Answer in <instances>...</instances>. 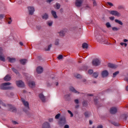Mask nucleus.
I'll use <instances>...</instances> for the list:
<instances>
[{
  "label": "nucleus",
  "mask_w": 128,
  "mask_h": 128,
  "mask_svg": "<svg viewBox=\"0 0 128 128\" xmlns=\"http://www.w3.org/2000/svg\"><path fill=\"white\" fill-rule=\"evenodd\" d=\"M10 85V82H6L2 84L0 86V88L1 90H10V88L8 86Z\"/></svg>",
  "instance_id": "1"
},
{
  "label": "nucleus",
  "mask_w": 128,
  "mask_h": 128,
  "mask_svg": "<svg viewBox=\"0 0 128 128\" xmlns=\"http://www.w3.org/2000/svg\"><path fill=\"white\" fill-rule=\"evenodd\" d=\"M109 13L110 14H112V16H116L120 17V13L118 12L116 10H110L109 11Z\"/></svg>",
  "instance_id": "2"
},
{
  "label": "nucleus",
  "mask_w": 128,
  "mask_h": 128,
  "mask_svg": "<svg viewBox=\"0 0 128 128\" xmlns=\"http://www.w3.org/2000/svg\"><path fill=\"white\" fill-rule=\"evenodd\" d=\"M92 64L93 66H99L100 64V60L99 58H96L93 60Z\"/></svg>",
  "instance_id": "3"
},
{
  "label": "nucleus",
  "mask_w": 128,
  "mask_h": 128,
  "mask_svg": "<svg viewBox=\"0 0 128 128\" xmlns=\"http://www.w3.org/2000/svg\"><path fill=\"white\" fill-rule=\"evenodd\" d=\"M84 0H76L75 4L76 6H80L82 4Z\"/></svg>",
  "instance_id": "4"
},
{
  "label": "nucleus",
  "mask_w": 128,
  "mask_h": 128,
  "mask_svg": "<svg viewBox=\"0 0 128 128\" xmlns=\"http://www.w3.org/2000/svg\"><path fill=\"white\" fill-rule=\"evenodd\" d=\"M16 84L18 88H22V86H24V82L22 80L17 81L16 82Z\"/></svg>",
  "instance_id": "5"
},
{
  "label": "nucleus",
  "mask_w": 128,
  "mask_h": 128,
  "mask_svg": "<svg viewBox=\"0 0 128 128\" xmlns=\"http://www.w3.org/2000/svg\"><path fill=\"white\" fill-rule=\"evenodd\" d=\"M28 10L30 14H33L34 12V7L29 6L28 7Z\"/></svg>",
  "instance_id": "6"
},
{
  "label": "nucleus",
  "mask_w": 128,
  "mask_h": 128,
  "mask_svg": "<svg viewBox=\"0 0 128 128\" xmlns=\"http://www.w3.org/2000/svg\"><path fill=\"white\" fill-rule=\"evenodd\" d=\"M21 100L24 104V106L27 108H28V102H26V100H24V98H22Z\"/></svg>",
  "instance_id": "7"
},
{
  "label": "nucleus",
  "mask_w": 128,
  "mask_h": 128,
  "mask_svg": "<svg viewBox=\"0 0 128 128\" xmlns=\"http://www.w3.org/2000/svg\"><path fill=\"white\" fill-rule=\"evenodd\" d=\"M36 72L38 74H42L44 72V69L42 67L38 66L36 68Z\"/></svg>",
  "instance_id": "8"
},
{
  "label": "nucleus",
  "mask_w": 128,
  "mask_h": 128,
  "mask_svg": "<svg viewBox=\"0 0 128 128\" xmlns=\"http://www.w3.org/2000/svg\"><path fill=\"white\" fill-rule=\"evenodd\" d=\"M102 78H106V76H108V72L106 70H104L102 72Z\"/></svg>",
  "instance_id": "9"
},
{
  "label": "nucleus",
  "mask_w": 128,
  "mask_h": 128,
  "mask_svg": "<svg viewBox=\"0 0 128 128\" xmlns=\"http://www.w3.org/2000/svg\"><path fill=\"white\" fill-rule=\"evenodd\" d=\"M116 112H118V110L116 108H112L110 110V114H116Z\"/></svg>",
  "instance_id": "10"
},
{
  "label": "nucleus",
  "mask_w": 128,
  "mask_h": 128,
  "mask_svg": "<svg viewBox=\"0 0 128 128\" xmlns=\"http://www.w3.org/2000/svg\"><path fill=\"white\" fill-rule=\"evenodd\" d=\"M39 98L43 102H46V98H44V96L42 94H40Z\"/></svg>",
  "instance_id": "11"
},
{
  "label": "nucleus",
  "mask_w": 128,
  "mask_h": 128,
  "mask_svg": "<svg viewBox=\"0 0 128 128\" xmlns=\"http://www.w3.org/2000/svg\"><path fill=\"white\" fill-rule=\"evenodd\" d=\"M50 124H48V122H46L42 124L43 128H50Z\"/></svg>",
  "instance_id": "12"
},
{
  "label": "nucleus",
  "mask_w": 128,
  "mask_h": 128,
  "mask_svg": "<svg viewBox=\"0 0 128 128\" xmlns=\"http://www.w3.org/2000/svg\"><path fill=\"white\" fill-rule=\"evenodd\" d=\"M108 68H118V66H116V65L112 64L110 63H109L108 64Z\"/></svg>",
  "instance_id": "13"
},
{
  "label": "nucleus",
  "mask_w": 128,
  "mask_h": 128,
  "mask_svg": "<svg viewBox=\"0 0 128 128\" xmlns=\"http://www.w3.org/2000/svg\"><path fill=\"white\" fill-rule=\"evenodd\" d=\"M28 86L30 88H34V86H36V84L34 83V82H30L28 83Z\"/></svg>",
  "instance_id": "14"
},
{
  "label": "nucleus",
  "mask_w": 128,
  "mask_h": 128,
  "mask_svg": "<svg viewBox=\"0 0 128 128\" xmlns=\"http://www.w3.org/2000/svg\"><path fill=\"white\" fill-rule=\"evenodd\" d=\"M4 80L6 82H8V80H10V76L7 75L4 78Z\"/></svg>",
  "instance_id": "15"
},
{
  "label": "nucleus",
  "mask_w": 128,
  "mask_h": 128,
  "mask_svg": "<svg viewBox=\"0 0 128 128\" xmlns=\"http://www.w3.org/2000/svg\"><path fill=\"white\" fill-rule=\"evenodd\" d=\"M52 16H53L54 18H58V16H56V12L54 10H52Z\"/></svg>",
  "instance_id": "16"
},
{
  "label": "nucleus",
  "mask_w": 128,
  "mask_h": 128,
  "mask_svg": "<svg viewBox=\"0 0 128 128\" xmlns=\"http://www.w3.org/2000/svg\"><path fill=\"white\" fill-rule=\"evenodd\" d=\"M8 58L10 62H16V58H10L8 57Z\"/></svg>",
  "instance_id": "17"
},
{
  "label": "nucleus",
  "mask_w": 128,
  "mask_h": 128,
  "mask_svg": "<svg viewBox=\"0 0 128 128\" xmlns=\"http://www.w3.org/2000/svg\"><path fill=\"white\" fill-rule=\"evenodd\" d=\"M82 48H88V45L86 43H84L82 45Z\"/></svg>",
  "instance_id": "18"
},
{
  "label": "nucleus",
  "mask_w": 128,
  "mask_h": 128,
  "mask_svg": "<svg viewBox=\"0 0 128 128\" xmlns=\"http://www.w3.org/2000/svg\"><path fill=\"white\" fill-rule=\"evenodd\" d=\"M42 18L44 20H47V18H48V16L46 14H45L42 16Z\"/></svg>",
  "instance_id": "19"
},
{
  "label": "nucleus",
  "mask_w": 128,
  "mask_h": 128,
  "mask_svg": "<svg viewBox=\"0 0 128 128\" xmlns=\"http://www.w3.org/2000/svg\"><path fill=\"white\" fill-rule=\"evenodd\" d=\"M115 22L117 24H120V26H122V21L118 20H115Z\"/></svg>",
  "instance_id": "20"
},
{
  "label": "nucleus",
  "mask_w": 128,
  "mask_h": 128,
  "mask_svg": "<svg viewBox=\"0 0 128 128\" xmlns=\"http://www.w3.org/2000/svg\"><path fill=\"white\" fill-rule=\"evenodd\" d=\"M20 62L22 64H26V59L20 60Z\"/></svg>",
  "instance_id": "21"
},
{
  "label": "nucleus",
  "mask_w": 128,
  "mask_h": 128,
  "mask_svg": "<svg viewBox=\"0 0 128 128\" xmlns=\"http://www.w3.org/2000/svg\"><path fill=\"white\" fill-rule=\"evenodd\" d=\"M60 124H66V118H63L62 119H61L60 120Z\"/></svg>",
  "instance_id": "22"
},
{
  "label": "nucleus",
  "mask_w": 128,
  "mask_h": 128,
  "mask_svg": "<svg viewBox=\"0 0 128 128\" xmlns=\"http://www.w3.org/2000/svg\"><path fill=\"white\" fill-rule=\"evenodd\" d=\"M64 34H66V32L64 30H62L59 32V34L60 36H64Z\"/></svg>",
  "instance_id": "23"
},
{
  "label": "nucleus",
  "mask_w": 128,
  "mask_h": 128,
  "mask_svg": "<svg viewBox=\"0 0 128 128\" xmlns=\"http://www.w3.org/2000/svg\"><path fill=\"white\" fill-rule=\"evenodd\" d=\"M70 90H71V92H75V93L78 92L76 90V89L74 88L73 87L70 88Z\"/></svg>",
  "instance_id": "24"
},
{
  "label": "nucleus",
  "mask_w": 128,
  "mask_h": 128,
  "mask_svg": "<svg viewBox=\"0 0 128 128\" xmlns=\"http://www.w3.org/2000/svg\"><path fill=\"white\" fill-rule=\"evenodd\" d=\"M55 8H56V10H58L60 8V4H56V6H54Z\"/></svg>",
  "instance_id": "25"
},
{
  "label": "nucleus",
  "mask_w": 128,
  "mask_h": 128,
  "mask_svg": "<svg viewBox=\"0 0 128 128\" xmlns=\"http://www.w3.org/2000/svg\"><path fill=\"white\" fill-rule=\"evenodd\" d=\"M120 72H118V71H116V72H115L113 74V78H116V76L117 74H118Z\"/></svg>",
  "instance_id": "26"
},
{
  "label": "nucleus",
  "mask_w": 128,
  "mask_h": 128,
  "mask_svg": "<svg viewBox=\"0 0 128 128\" xmlns=\"http://www.w3.org/2000/svg\"><path fill=\"white\" fill-rule=\"evenodd\" d=\"M93 76L94 78H98V74L96 72H94L93 74Z\"/></svg>",
  "instance_id": "27"
},
{
  "label": "nucleus",
  "mask_w": 128,
  "mask_h": 128,
  "mask_svg": "<svg viewBox=\"0 0 128 128\" xmlns=\"http://www.w3.org/2000/svg\"><path fill=\"white\" fill-rule=\"evenodd\" d=\"M50 48H52V45H49L48 48H45V50H50Z\"/></svg>",
  "instance_id": "28"
},
{
  "label": "nucleus",
  "mask_w": 128,
  "mask_h": 128,
  "mask_svg": "<svg viewBox=\"0 0 128 128\" xmlns=\"http://www.w3.org/2000/svg\"><path fill=\"white\" fill-rule=\"evenodd\" d=\"M48 26H52V21L48 22Z\"/></svg>",
  "instance_id": "29"
},
{
  "label": "nucleus",
  "mask_w": 128,
  "mask_h": 128,
  "mask_svg": "<svg viewBox=\"0 0 128 128\" xmlns=\"http://www.w3.org/2000/svg\"><path fill=\"white\" fill-rule=\"evenodd\" d=\"M0 60H2V62H4V58L2 55H0Z\"/></svg>",
  "instance_id": "30"
},
{
  "label": "nucleus",
  "mask_w": 128,
  "mask_h": 128,
  "mask_svg": "<svg viewBox=\"0 0 128 128\" xmlns=\"http://www.w3.org/2000/svg\"><path fill=\"white\" fill-rule=\"evenodd\" d=\"M112 30H114V31L118 30V28L116 27L112 28Z\"/></svg>",
  "instance_id": "31"
},
{
  "label": "nucleus",
  "mask_w": 128,
  "mask_h": 128,
  "mask_svg": "<svg viewBox=\"0 0 128 128\" xmlns=\"http://www.w3.org/2000/svg\"><path fill=\"white\" fill-rule=\"evenodd\" d=\"M107 4H108V6H114V4L112 2H107Z\"/></svg>",
  "instance_id": "32"
},
{
  "label": "nucleus",
  "mask_w": 128,
  "mask_h": 128,
  "mask_svg": "<svg viewBox=\"0 0 128 128\" xmlns=\"http://www.w3.org/2000/svg\"><path fill=\"white\" fill-rule=\"evenodd\" d=\"M68 114H70V116L72 117L74 116V114H72V112H70V110H68Z\"/></svg>",
  "instance_id": "33"
},
{
  "label": "nucleus",
  "mask_w": 128,
  "mask_h": 128,
  "mask_svg": "<svg viewBox=\"0 0 128 128\" xmlns=\"http://www.w3.org/2000/svg\"><path fill=\"white\" fill-rule=\"evenodd\" d=\"M4 18V15L0 14V20H2V18Z\"/></svg>",
  "instance_id": "34"
},
{
  "label": "nucleus",
  "mask_w": 128,
  "mask_h": 128,
  "mask_svg": "<svg viewBox=\"0 0 128 128\" xmlns=\"http://www.w3.org/2000/svg\"><path fill=\"white\" fill-rule=\"evenodd\" d=\"M93 72H94V70H90L88 72V73L89 74H92Z\"/></svg>",
  "instance_id": "35"
},
{
  "label": "nucleus",
  "mask_w": 128,
  "mask_h": 128,
  "mask_svg": "<svg viewBox=\"0 0 128 128\" xmlns=\"http://www.w3.org/2000/svg\"><path fill=\"white\" fill-rule=\"evenodd\" d=\"M60 114H58L56 116L55 118L58 119L60 118Z\"/></svg>",
  "instance_id": "36"
},
{
  "label": "nucleus",
  "mask_w": 128,
  "mask_h": 128,
  "mask_svg": "<svg viewBox=\"0 0 128 128\" xmlns=\"http://www.w3.org/2000/svg\"><path fill=\"white\" fill-rule=\"evenodd\" d=\"M106 26L108 27V28H110V22H107L106 24Z\"/></svg>",
  "instance_id": "37"
},
{
  "label": "nucleus",
  "mask_w": 128,
  "mask_h": 128,
  "mask_svg": "<svg viewBox=\"0 0 128 128\" xmlns=\"http://www.w3.org/2000/svg\"><path fill=\"white\" fill-rule=\"evenodd\" d=\"M92 0L93 2L94 6H96V1H94V0Z\"/></svg>",
  "instance_id": "38"
},
{
  "label": "nucleus",
  "mask_w": 128,
  "mask_h": 128,
  "mask_svg": "<svg viewBox=\"0 0 128 128\" xmlns=\"http://www.w3.org/2000/svg\"><path fill=\"white\" fill-rule=\"evenodd\" d=\"M58 58V60H62V55H59Z\"/></svg>",
  "instance_id": "39"
},
{
  "label": "nucleus",
  "mask_w": 128,
  "mask_h": 128,
  "mask_svg": "<svg viewBox=\"0 0 128 128\" xmlns=\"http://www.w3.org/2000/svg\"><path fill=\"white\" fill-rule=\"evenodd\" d=\"M8 24H12V18H9L8 20Z\"/></svg>",
  "instance_id": "40"
},
{
  "label": "nucleus",
  "mask_w": 128,
  "mask_h": 128,
  "mask_svg": "<svg viewBox=\"0 0 128 128\" xmlns=\"http://www.w3.org/2000/svg\"><path fill=\"white\" fill-rule=\"evenodd\" d=\"M12 70H13L14 72H16V74H18V70H16L14 68H12Z\"/></svg>",
  "instance_id": "41"
},
{
  "label": "nucleus",
  "mask_w": 128,
  "mask_h": 128,
  "mask_svg": "<svg viewBox=\"0 0 128 128\" xmlns=\"http://www.w3.org/2000/svg\"><path fill=\"white\" fill-rule=\"evenodd\" d=\"M110 20H114V16H110L109 18Z\"/></svg>",
  "instance_id": "42"
},
{
  "label": "nucleus",
  "mask_w": 128,
  "mask_h": 128,
  "mask_svg": "<svg viewBox=\"0 0 128 128\" xmlns=\"http://www.w3.org/2000/svg\"><path fill=\"white\" fill-rule=\"evenodd\" d=\"M76 78H80V74H78L76 76H75Z\"/></svg>",
  "instance_id": "43"
},
{
  "label": "nucleus",
  "mask_w": 128,
  "mask_h": 128,
  "mask_svg": "<svg viewBox=\"0 0 128 128\" xmlns=\"http://www.w3.org/2000/svg\"><path fill=\"white\" fill-rule=\"evenodd\" d=\"M84 116L86 118V117H88V114L86 112L84 113Z\"/></svg>",
  "instance_id": "44"
},
{
  "label": "nucleus",
  "mask_w": 128,
  "mask_h": 128,
  "mask_svg": "<svg viewBox=\"0 0 128 128\" xmlns=\"http://www.w3.org/2000/svg\"><path fill=\"white\" fill-rule=\"evenodd\" d=\"M12 124H18V122H16V121H12Z\"/></svg>",
  "instance_id": "45"
},
{
  "label": "nucleus",
  "mask_w": 128,
  "mask_h": 128,
  "mask_svg": "<svg viewBox=\"0 0 128 128\" xmlns=\"http://www.w3.org/2000/svg\"><path fill=\"white\" fill-rule=\"evenodd\" d=\"M74 102H75L76 104H78V100H74Z\"/></svg>",
  "instance_id": "46"
},
{
  "label": "nucleus",
  "mask_w": 128,
  "mask_h": 128,
  "mask_svg": "<svg viewBox=\"0 0 128 128\" xmlns=\"http://www.w3.org/2000/svg\"><path fill=\"white\" fill-rule=\"evenodd\" d=\"M69 128V126L68 125H66L64 127V128Z\"/></svg>",
  "instance_id": "47"
},
{
  "label": "nucleus",
  "mask_w": 128,
  "mask_h": 128,
  "mask_svg": "<svg viewBox=\"0 0 128 128\" xmlns=\"http://www.w3.org/2000/svg\"><path fill=\"white\" fill-rule=\"evenodd\" d=\"M52 120H53L52 118L49 119V122H52Z\"/></svg>",
  "instance_id": "48"
},
{
  "label": "nucleus",
  "mask_w": 128,
  "mask_h": 128,
  "mask_svg": "<svg viewBox=\"0 0 128 128\" xmlns=\"http://www.w3.org/2000/svg\"><path fill=\"white\" fill-rule=\"evenodd\" d=\"M52 2V0H47V2Z\"/></svg>",
  "instance_id": "49"
},
{
  "label": "nucleus",
  "mask_w": 128,
  "mask_h": 128,
  "mask_svg": "<svg viewBox=\"0 0 128 128\" xmlns=\"http://www.w3.org/2000/svg\"><path fill=\"white\" fill-rule=\"evenodd\" d=\"M2 50L0 48V54H2Z\"/></svg>",
  "instance_id": "50"
},
{
  "label": "nucleus",
  "mask_w": 128,
  "mask_h": 128,
  "mask_svg": "<svg viewBox=\"0 0 128 128\" xmlns=\"http://www.w3.org/2000/svg\"><path fill=\"white\" fill-rule=\"evenodd\" d=\"M124 42H128V40L124 39Z\"/></svg>",
  "instance_id": "51"
},
{
  "label": "nucleus",
  "mask_w": 128,
  "mask_h": 128,
  "mask_svg": "<svg viewBox=\"0 0 128 128\" xmlns=\"http://www.w3.org/2000/svg\"><path fill=\"white\" fill-rule=\"evenodd\" d=\"M20 46H24V44L22 43V42H20Z\"/></svg>",
  "instance_id": "52"
},
{
  "label": "nucleus",
  "mask_w": 128,
  "mask_h": 128,
  "mask_svg": "<svg viewBox=\"0 0 128 128\" xmlns=\"http://www.w3.org/2000/svg\"><path fill=\"white\" fill-rule=\"evenodd\" d=\"M120 44L121 46H124V42H121Z\"/></svg>",
  "instance_id": "53"
},
{
  "label": "nucleus",
  "mask_w": 128,
  "mask_h": 128,
  "mask_svg": "<svg viewBox=\"0 0 128 128\" xmlns=\"http://www.w3.org/2000/svg\"><path fill=\"white\" fill-rule=\"evenodd\" d=\"M90 124H92V120H90Z\"/></svg>",
  "instance_id": "54"
},
{
  "label": "nucleus",
  "mask_w": 128,
  "mask_h": 128,
  "mask_svg": "<svg viewBox=\"0 0 128 128\" xmlns=\"http://www.w3.org/2000/svg\"><path fill=\"white\" fill-rule=\"evenodd\" d=\"M98 128H102V126L100 125L98 126Z\"/></svg>",
  "instance_id": "55"
},
{
  "label": "nucleus",
  "mask_w": 128,
  "mask_h": 128,
  "mask_svg": "<svg viewBox=\"0 0 128 128\" xmlns=\"http://www.w3.org/2000/svg\"><path fill=\"white\" fill-rule=\"evenodd\" d=\"M55 44H56V45L58 44V41L56 42V43H55Z\"/></svg>",
  "instance_id": "56"
},
{
  "label": "nucleus",
  "mask_w": 128,
  "mask_h": 128,
  "mask_svg": "<svg viewBox=\"0 0 128 128\" xmlns=\"http://www.w3.org/2000/svg\"><path fill=\"white\" fill-rule=\"evenodd\" d=\"M125 80H126V82H128V78H126Z\"/></svg>",
  "instance_id": "57"
},
{
  "label": "nucleus",
  "mask_w": 128,
  "mask_h": 128,
  "mask_svg": "<svg viewBox=\"0 0 128 128\" xmlns=\"http://www.w3.org/2000/svg\"><path fill=\"white\" fill-rule=\"evenodd\" d=\"M124 46H128V44H126V43H124Z\"/></svg>",
  "instance_id": "58"
},
{
  "label": "nucleus",
  "mask_w": 128,
  "mask_h": 128,
  "mask_svg": "<svg viewBox=\"0 0 128 128\" xmlns=\"http://www.w3.org/2000/svg\"><path fill=\"white\" fill-rule=\"evenodd\" d=\"M58 83L57 82V83L56 84V86H58Z\"/></svg>",
  "instance_id": "59"
},
{
  "label": "nucleus",
  "mask_w": 128,
  "mask_h": 128,
  "mask_svg": "<svg viewBox=\"0 0 128 128\" xmlns=\"http://www.w3.org/2000/svg\"><path fill=\"white\" fill-rule=\"evenodd\" d=\"M87 8H88V6H87Z\"/></svg>",
  "instance_id": "60"
},
{
  "label": "nucleus",
  "mask_w": 128,
  "mask_h": 128,
  "mask_svg": "<svg viewBox=\"0 0 128 128\" xmlns=\"http://www.w3.org/2000/svg\"><path fill=\"white\" fill-rule=\"evenodd\" d=\"M90 96H92V95L91 94V95H90Z\"/></svg>",
  "instance_id": "61"
}]
</instances>
